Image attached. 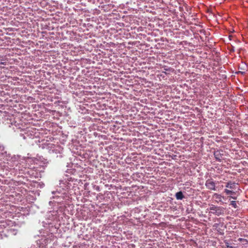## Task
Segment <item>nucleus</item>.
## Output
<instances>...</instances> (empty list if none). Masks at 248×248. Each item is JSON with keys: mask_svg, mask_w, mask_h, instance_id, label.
<instances>
[{"mask_svg": "<svg viewBox=\"0 0 248 248\" xmlns=\"http://www.w3.org/2000/svg\"><path fill=\"white\" fill-rule=\"evenodd\" d=\"M210 213L217 216L224 215L225 213V208L221 206H217L212 204L209 208Z\"/></svg>", "mask_w": 248, "mask_h": 248, "instance_id": "f257e3e1", "label": "nucleus"}, {"mask_svg": "<svg viewBox=\"0 0 248 248\" xmlns=\"http://www.w3.org/2000/svg\"><path fill=\"white\" fill-rule=\"evenodd\" d=\"M206 188L211 190H216L217 187L216 186L215 182L211 179H208L206 181L205 184Z\"/></svg>", "mask_w": 248, "mask_h": 248, "instance_id": "f03ea898", "label": "nucleus"}, {"mask_svg": "<svg viewBox=\"0 0 248 248\" xmlns=\"http://www.w3.org/2000/svg\"><path fill=\"white\" fill-rule=\"evenodd\" d=\"M221 152H223L222 151ZM214 156L216 160L219 162H221L224 159L223 154L220 151H217L214 152Z\"/></svg>", "mask_w": 248, "mask_h": 248, "instance_id": "7ed1b4c3", "label": "nucleus"}, {"mask_svg": "<svg viewBox=\"0 0 248 248\" xmlns=\"http://www.w3.org/2000/svg\"><path fill=\"white\" fill-rule=\"evenodd\" d=\"M225 186L231 190H234L236 189L237 184L234 182L232 181H229L226 183Z\"/></svg>", "mask_w": 248, "mask_h": 248, "instance_id": "20e7f679", "label": "nucleus"}, {"mask_svg": "<svg viewBox=\"0 0 248 248\" xmlns=\"http://www.w3.org/2000/svg\"><path fill=\"white\" fill-rule=\"evenodd\" d=\"M213 198L215 199L216 202L217 203L222 202V199L224 198L220 194L217 193H214L213 196Z\"/></svg>", "mask_w": 248, "mask_h": 248, "instance_id": "39448f33", "label": "nucleus"}, {"mask_svg": "<svg viewBox=\"0 0 248 248\" xmlns=\"http://www.w3.org/2000/svg\"><path fill=\"white\" fill-rule=\"evenodd\" d=\"M177 200H182L184 198V196L182 191L178 192L175 194Z\"/></svg>", "mask_w": 248, "mask_h": 248, "instance_id": "423d86ee", "label": "nucleus"}, {"mask_svg": "<svg viewBox=\"0 0 248 248\" xmlns=\"http://www.w3.org/2000/svg\"><path fill=\"white\" fill-rule=\"evenodd\" d=\"M224 192L227 194V195H233L234 194H235V192L233 191V190H230V189H225L224 190Z\"/></svg>", "mask_w": 248, "mask_h": 248, "instance_id": "0eeeda50", "label": "nucleus"}, {"mask_svg": "<svg viewBox=\"0 0 248 248\" xmlns=\"http://www.w3.org/2000/svg\"><path fill=\"white\" fill-rule=\"evenodd\" d=\"M230 205L234 208H236L237 207V205L235 201H231Z\"/></svg>", "mask_w": 248, "mask_h": 248, "instance_id": "6e6552de", "label": "nucleus"}, {"mask_svg": "<svg viewBox=\"0 0 248 248\" xmlns=\"http://www.w3.org/2000/svg\"><path fill=\"white\" fill-rule=\"evenodd\" d=\"M238 240L239 241V242H245V244H248V240H247V239H244V238H239Z\"/></svg>", "mask_w": 248, "mask_h": 248, "instance_id": "1a4fd4ad", "label": "nucleus"}, {"mask_svg": "<svg viewBox=\"0 0 248 248\" xmlns=\"http://www.w3.org/2000/svg\"><path fill=\"white\" fill-rule=\"evenodd\" d=\"M229 198L233 199L234 200H236V197H233V196H229Z\"/></svg>", "mask_w": 248, "mask_h": 248, "instance_id": "9d476101", "label": "nucleus"}, {"mask_svg": "<svg viewBox=\"0 0 248 248\" xmlns=\"http://www.w3.org/2000/svg\"><path fill=\"white\" fill-rule=\"evenodd\" d=\"M3 150V147L2 146H0V151H1Z\"/></svg>", "mask_w": 248, "mask_h": 248, "instance_id": "9b49d317", "label": "nucleus"}, {"mask_svg": "<svg viewBox=\"0 0 248 248\" xmlns=\"http://www.w3.org/2000/svg\"><path fill=\"white\" fill-rule=\"evenodd\" d=\"M227 247L228 248H232V247H230V246H227Z\"/></svg>", "mask_w": 248, "mask_h": 248, "instance_id": "f8f14e48", "label": "nucleus"}]
</instances>
